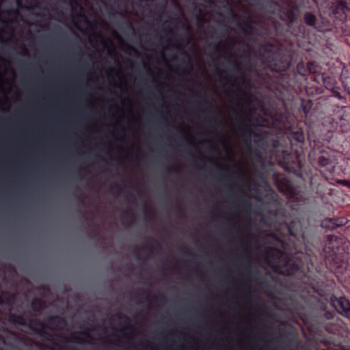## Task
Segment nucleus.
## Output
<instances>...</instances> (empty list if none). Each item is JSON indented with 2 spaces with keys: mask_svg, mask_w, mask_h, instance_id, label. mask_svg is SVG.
<instances>
[{
  "mask_svg": "<svg viewBox=\"0 0 350 350\" xmlns=\"http://www.w3.org/2000/svg\"><path fill=\"white\" fill-rule=\"evenodd\" d=\"M267 135V133L265 131H259V132H254L253 137L255 139L254 142L262 141Z\"/></svg>",
  "mask_w": 350,
  "mask_h": 350,
  "instance_id": "nucleus-23",
  "label": "nucleus"
},
{
  "mask_svg": "<svg viewBox=\"0 0 350 350\" xmlns=\"http://www.w3.org/2000/svg\"><path fill=\"white\" fill-rule=\"evenodd\" d=\"M117 316H118V317L120 319H124V320L125 321V323H129V317H128L127 316H126V315H122V314H120V313H118V314H117Z\"/></svg>",
  "mask_w": 350,
  "mask_h": 350,
  "instance_id": "nucleus-39",
  "label": "nucleus"
},
{
  "mask_svg": "<svg viewBox=\"0 0 350 350\" xmlns=\"http://www.w3.org/2000/svg\"><path fill=\"white\" fill-rule=\"evenodd\" d=\"M186 42H187V43L189 42V38H187Z\"/></svg>",
  "mask_w": 350,
  "mask_h": 350,
  "instance_id": "nucleus-62",
  "label": "nucleus"
},
{
  "mask_svg": "<svg viewBox=\"0 0 350 350\" xmlns=\"http://www.w3.org/2000/svg\"><path fill=\"white\" fill-rule=\"evenodd\" d=\"M200 103H197L196 105L198 107L200 105Z\"/></svg>",
  "mask_w": 350,
  "mask_h": 350,
  "instance_id": "nucleus-59",
  "label": "nucleus"
},
{
  "mask_svg": "<svg viewBox=\"0 0 350 350\" xmlns=\"http://www.w3.org/2000/svg\"><path fill=\"white\" fill-rule=\"evenodd\" d=\"M144 215H145L146 217L149 219H152V214L151 212H150L148 211L146 204H144Z\"/></svg>",
  "mask_w": 350,
  "mask_h": 350,
  "instance_id": "nucleus-31",
  "label": "nucleus"
},
{
  "mask_svg": "<svg viewBox=\"0 0 350 350\" xmlns=\"http://www.w3.org/2000/svg\"><path fill=\"white\" fill-rule=\"evenodd\" d=\"M36 325L41 327V329L38 331V333L40 334V335L42 336L44 334H46V333L44 331V329H45L46 327V325L44 323H43L42 322L40 321H36Z\"/></svg>",
  "mask_w": 350,
  "mask_h": 350,
  "instance_id": "nucleus-28",
  "label": "nucleus"
},
{
  "mask_svg": "<svg viewBox=\"0 0 350 350\" xmlns=\"http://www.w3.org/2000/svg\"><path fill=\"white\" fill-rule=\"evenodd\" d=\"M167 172L178 174V173H179V169L176 166L173 167H170L167 169Z\"/></svg>",
  "mask_w": 350,
  "mask_h": 350,
  "instance_id": "nucleus-37",
  "label": "nucleus"
},
{
  "mask_svg": "<svg viewBox=\"0 0 350 350\" xmlns=\"http://www.w3.org/2000/svg\"><path fill=\"white\" fill-rule=\"evenodd\" d=\"M303 110H304V111L306 113H307L306 109V107H304Z\"/></svg>",
  "mask_w": 350,
  "mask_h": 350,
  "instance_id": "nucleus-56",
  "label": "nucleus"
},
{
  "mask_svg": "<svg viewBox=\"0 0 350 350\" xmlns=\"http://www.w3.org/2000/svg\"><path fill=\"white\" fill-rule=\"evenodd\" d=\"M201 103L204 105L211 104L210 101L207 99L206 96L204 94L201 96Z\"/></svg>",
  "mask_w": 350,
  "mask_h": 350,
  "instance_id": "nucleus-36",
  "label": "nucleus"
},
{
  "mask_svg": "<svg viewBox=\"0 0 350 350\" xmlns=\"http://www.w3.org/2000/svg\"><path fill=\"white\" fill-rule=\"evenodd\" d=\"M226 178H228V180H234V178H235V176L233 173L230 174H228L227 176H226Z\"/></svg>",
  "mask_w": 350,
  "mask_h": 350,
  "instance_id": "nucleus-45",
  "label": "nucleus"
},
{
  "mask_svg": "<svg viewBox=\"0 0 350 350\" xmlns=\"http://www.w3.org/2000/svg\"><path fill=\"white\" fill-rule=\"evenodd\" d=\"M308 63L305 64L303 61H300L297 63L296 66V71L298 75L301 77H307L308 75Z\"/></svg>",
  "mask_w": 350,
  "mask_h": 350,
  "instance_id": "nucleus-17",
  "label": "nucleus"
},
{
  "mask_svg": "<svg viewBox=\"0 0 350 350\" xmlns=\"http://www.w3.org/2000/svg\"><path fill=\"white\" fill-rule=\"evenodd\" d=\"M248 224H251V220L250 219L248 221Z\"/></svg>",
  "mask_w": 350,
  "mask_h": 350,
  "instance_id": "nucleus-63",
  "label": "nucleus"
},
{
  "mask_svg": "<svg viewBox=\"0 0 350 350\" xmlns=\"http://www.w3.org/2000/svg\"><path fill=\"white\" fill-rule=\"evenodd\" d=\"M72 342H77V343H83L85 341L79 337L78 335L74 334L71 336V340Z\"/></svg>",
  "mask_w": 350,
  "mask_h": 350,
  "instance_id": "nucleus-29",
  "label": "nucleus"
},
{
  "mask_svg": "<svg viewBox=\"0 0 350 350\" xmlns=\"http://www.w3.org/2000/svg\"><path fill=\"white\" fill-rule=\"evenodd\" d=\"M291 138L297 143L304 142V134L301 129H298L291 133Z\"/></svg>",
  "mask_w": 350,
  "mask_h": 350,
  "instance_id": "nucleus-18",
  "label": "nucleus"
},
{
  "mask_svg": "<svg viewBox=\"0 0 350 350\" xmlns=\"http://www.w3.org/2000/svg\"><path fill=\"white\" fill-rule=\"evenodd\" d=\"M205 120L210 125L213 124L215 127H218L221 124V122H219L218 120L212 115L206 118Z\"/></svg>",
  "mask_w": 350,
  "mask_h": 350,
  "instance_id": "nucleus-24",
  "label": "nucleus"
},
{
  "mask_svg": "<svg viewBox=\"0 0 350 350\" xmlns=\"http://www.w3.org/2000/svg\"><path fill=\"white\" fill-rule=\"evenodd\" d=\"M318 163L320 167L325 168L326 172H328L329 173H332L334 172V165L332 161L325 156L321 155L319 157Z\"/></svg>",
  "mask_w": 350,
  "mask_h": 350,
  "instance_id": "nucleus-12",
  "label": "nucleus"
},
{
  "mask_svg": "<svg viewBox=\"0 0 350 350\" xmlns=\"http://www.w3.org/2000/svg\"><path fill=\"white\" fill-rule=\"evenodd\" d=\"M70 5L73 10H75V8H78L80 11L79 16H83L82 12L83 10V7L81 5V4L76 0H71L70 1Z\"/></svg>",
  "mask_w": 350,
  "mask_h": 350,
  "instance_id": "nucleus-25",
  "label": "nucleus"
},
{
  "mask_svg": "<svg viewBox=\"0 0 350 350\" xmlns=\"http://www.w3.org/2000/svg\"><path fill=\"white\" fill-rule=\"evenodd\" d=\"M324 318L327 319V320H330V319H332L334 317V314L332 312H330V311H325L324 312Z\"/></svg>",
  "mask_w": 350,
  "mask_h": 350,
  "instance_id": "nucleus-32",
  "label": "nucleus"
},
{
  "mask_svg": "<svg viewBox=\"0 0 350 350\" xmlns=\"http://www.w3.org/2000/svg\"><path fill=\"white\" fill-rule=\"evenodd\" d=\"M330 304L338 314L350 319V301L346 297L333 295L330 297Z\"/></svg>",
  "mask_w": 350,
  "mask_h": 350,
  "instance_id": "nucleus-4",
  "label": "nucleus"
},
{
  "mask_svg": "<svg viewBox=\"0 0 350 350\" xmlns=\"http://www.w3.org/2000/svg\"><path fill=\"white\" fill-rule=\"evenodd\" d=\"M298 3H297L296 2H293L291 8L289 10H294V12L299 14V7H306L305 5V3L307 1V0H298Z\"/></svg>",
  "mask_w": 350,
  "mask_h": 350,
  "instance_id": "nucleus-22",
  "label": "nucleus"
},
{
  "mask_svg": "<svg viewBox=\"0 0 350 350\" xmlns=\"http://www.w3.org/2000/svg\"><path fill=\"white\" fill-rule=\"evenodd\" d=\"M109 42H110V44H111V46H113V43H112V42H111V40H109Z\"/></svg>",
  "mask_w": 350,
  "mask_h": 350,
  "instance_id": "nucleus-60",
  "label": "nucleus"
},
{
  "mask_svg": "<svg viewBox=\"0 0 350 350\" xmlns=\"http://www.w3.org/2000/svg\"><path fill=\"white\" fill-rule=\"evenodd\" d=\"M152 241L157 243V245L160 247V245L159 244V243L155 240V239H152Z\"/></svg>",
  "mask_w": 350,
  "mask_h": 350,
  "instance_id": "nucleus-54",
  "label": "nucleus"
},
{
  "mask_svg": "<svg viewBox=\"0 0 350 350\" xmlns=\"http://www.w3.org/2000/svg\"><path fill=\"white\" fill-rule=\"evenodd\" d=\"M254 241H255V242H256V243L258 242V240H257V239H256V237L254 238Z\"/></svg>",
  "mask_w": 350,
  "mask_h": 350,
  "instance_id": "nucleus-57",
  "label": "nucleus"
},
{
  "mask_svg": "<svg viewBox=\"0 0 350 350\" xmlns=\"http://www.w3.org/2000/svg\"><path fill=\"white\" fill-rule=\"evenodd\" d=\"M217 167L220 171H224V172H229L230 171L229 167H224V166H222L221 165L217 164Z\"/></svg>",
  "mask_w": 350,
  "mask_h": 350,
  "instance_id": "nucleus-40",
  "label": "nucleus"
},
{
  "mask_svg": "<svg viewBox=\"0 0 350 350\" xmlns=\"http://www.w3.org/2000/svg\"><path fill=\"white\" fill-rule=\"evenodd\" d=\"M265 254L273 263H278L283 254V252L275 247H269L265 249Z\"/></svg>",
  "mask_w": 350,
  "mask_h": 350,
  "instance_id": "nucleus-10",
  "label": "nucleus"
},
{
  "mask_svg": "<svg viewBox=\"0 0 350 350\" xmlns=\"http://www.w3.org/2000/svg\"><path fill=\"white\" fill-rule=\"evenodd\" d=\"M198 12L199 13V16H198V21H200V22H202L204 21V16H202L200 14H201V10L200 9H198Z\"/></svg>",
  "mask_w": 350,
  "mask_h": 350,
  "instance_id": "nucleus-42",
  "label": "nucleus"
},
{
  "mask_svg": "<svg viewBox=\"0 0 350 350\" xmlns=\"http://www.w3.org/2000/svg\"><path fill=\"white\" fill-rule=\"evenodd\" d=\"M288 230L289 234L291 236L296 237V233H295V232L294 231V229H293V222H291L290 224V225L288 226Z\"/></svg>",
  "mask_w": 350,
  "mask_h": 350,
  "instance_id": "nucleus-34",
  "label": "nucleus"
},
{
  "mask_svg": "<svg viewBox=\"0 0 350 350\" xmlns=\"http://www.w3.org/2000/svg\"><path fill=\"white\" fill-rule=\"evenodd\" d=\"M32 310L36 312H41L45 307V303L43 300L35 298L31 303Z\"/></svg>",
  "mask_w": 350,
  "mask_h": 350,
  "instance_id": "nucleus-15",
  "label": "nucleus"
},
{
  "mask_svg": "<svg viewBox=\"0 0 350 350\" xmlns=\"http://www.w3.org/2000/svg\"><path fill=\"white\" fill-rule=\"evenodd\" d=\"M308 75L310 74L313 76V81L315 82L316 77H318L319 75H322L323 72H322V67L316 62L310 61L308 62Z\"/></svg>",
  "mask_w": 350,
  "mask_h": 350,
  "instance_id": "nucleus-11",
  "label": "nucleus"
},
{
  "mask_svg": "<svg viewBox=\"0 0 350 350\" xmlns=\"http://www.w3.org/2000/svg\"><path fill=\"white\" fill-rule=\"evenodd\" d=\"M170 22L173 25H178L180 23V21L178 18H172Z\"/></svg>",
  "mask_w": 350,
  "mask_h": 350,
  "instance_id": "nucleus-41",
  "label": "nucleus"
},
{
  "mask_svg": "<svg viewBox=\"0 0 350 350\" xmlns=\"http://www.w3.org/2000/svg\"><path fill=\"white\" fill-rule=\"evenodd\" d=\"M80 201H81V202L82 204L83 203V200H81Z\"/></svg>",
  "mask_w": 350,
  "mask_h": 350,
  "instance_id": "nucleus-64",
  "label": "nucleus"
},
{
  "mask_svg": "<svg viewBox=\"0 0 350 350\" xmlns=\"http://www.w3.org/2000/svg\"><path fill=\"white\" fill-rule=\"evenodd\" d=\"M143 293L146 294V300L147 301H150V299H149L150 293H149V291H143Z\"/></svg>",
  "mask_w": 350,
  "mask_h": 350,
  "instance_id": "nucleus-44",
  "label": "nucleus"
},
{
  "mask_svg": "<svg viewBox=\"0 0 350 350\" xmlns=\"http://www.w3.org/2000/svg\"><path fill=\"white\" fill-rule=\"evenodd\" d=\"M228 59L229 60L231 71L240 72L241 71V68L240 66V64L238 62V61L235 59L234 56L232 54H230L228 57Z\"/></svg>",
  "mask_w": 350,
  "mask_h": 350,
  "instance_id": "nucleus-19",
  "label": "nucleus"
},
{
  "mask_svg": "<svg viewBox=\"0 0 350 350\" xmlns=\"http://www.w3.org/2000/svg\"><path fill=\"white\" fill-rule=\"evenodd\" d=\"M8 14L17 17L19 14L18 11L16 9H12L8 11Z\"/></svg>",
  "mask_w": 350,
  "mask_h": 350,
  "instance_id": "nucleus-38",
  "label": "nucleus"
},
{
  "mask_svg": "<svg viewBox=\"0 0 350 350\" xmlns=\"http://www.w3.org/2000/svg\"><path fill=\"white\" fill-rule=\"evenodd\" d=\"M16 317H17L16 314L10 313L8 315V320L10 323L15 324Z\"/></svg>",
  "mask_w": 350,
  "mask_h": 350,
  "instance_id": "nucleus-30",
  "label": "nucleus"
},
{
  "mask_svg": "<svg viewBox=\"0 0 350 350\" xmlns=\"http://www.w3.org/2000/svg\"><path fill=\"white\" fill-rule=\"evenodd\" d=\"M347 223V219L345 217H337V218H326L321 222L322 228L333 230L338 227L345 226Z\"/></svg>",
  "mask_w": 350,
  "mask_h": 350,
  "instance_id": "nucleus-7",
  "label": "nucleus"
},
{
  "mask_svg": "<svg viewBox=\"0 0 350 350\" xmlns=\"http://www.w3.org/2000/svg\"><path fill=\"white\" fill-rule=\"evenodd\" d=\"M79 335L83 336L86 338H90V335L88 333L84 332H79Z\"/></svg>",
  "mask_w": 350,
  "mask_h": 350,
  "instance_id": "nucleus-46",
  "label": "nucleus"
},
{
  "mask_svg": "<svg viewBox=\"0 0 350 350\" xmlns=\"http://www.w3.org/2000/svg\"><path fill=\"white\" fill-rule=\"evenodd\" d=\"M127 25H128V26H129L130 29L133 30V26H132L131 23H128Z\"/></svg>",
  "mask_w": 350,
  "mask_h": 350,
  "instance_id": "nucleus-50",
  "label": "nucleus"
},
{
  "mask_svg": "<svg viewBox=\"0 0 350 350\" xmlns=\"http://www.w3.org/2000/svg\"><path fill=\"white\" fill-rule=\"evenodd\" d=\"M240 80L243 82L244 81V77L243 75H241V77H240Z\"/></svg>",
  "mask_w": 350,
  "mask_h": 350,
  "instance_id": "nucleus-53",
  "label": "nucleus"
},
{
  "mask_svg": "<svg viewBox=\"0 0 350 350\" xmlns=\"http://www.w3.org/2000/svg\"><path fill=\"white\" fill-rule=\"evenodd\" d=\"M299 14L294 12V10H288L287 18L288 20V26L295 23L298 18Z\"/></svg>",
  "mask_w": 350,
  "mask_h": 350,
  "instance_id": "nucleus-21",
  "label": "nucleus"
},
{
  "mask_svg": "<svg viewBox=\"0 0 350 350\" xmlns=\"http://www.w3.org/2000/svg\"><path fill=\"white\" fill-rule=\"evenodd\" d=\"M241 206L243 210L245 212L249 213L251 211V203L250 202H245L244 200H241Z\"/></svg>",
  "mask_w": 350,
  "mask_h": 350,
  "instance_id": "nucleus-26",
  "label": "nucleus"
},
{
  "mask_svg": "<svg viewBox=\"0 0 350 350\" xmlns=\"http://www.w3.org/2000/svg\"><path fill=\"white\" fill-rule=\"evenodd\" d=\"M124 215L131 219L132 222L135 220V215L129 210L124 212Z\"/></svg>",
  "mask_w": 350,
  "mask_h": 350,
  "instance_id": "nucleus-35",
  "label": "nucleus"
},
{
  "mask_svg": "<svg viewBox=\"0 0 350 350\" xmlns=\"http://www.w3.org/2000/svg\"><path fill=\"white\" fill-rule=\"evenodd\" d=\"M173 46L180 51V54L186 59V60L184 59H181V62L185 64L188 67V69L191 70L192 69V63L189 55L179 44H177L173 45Z\"/></svg>",
  "mask_w": 350,
  "mask_h": 350,
  "instance_id": "nucleus-13",
  "label": "nucleus"
},
{
  "mask_svg": "<svg viewBox=\"0 0 350 350\" xmlns=\"http://www.w3.org/2000/svg\"><path fill=\"white\" fill-rule=\"evenodd\" d=\"M304 22L307 26L313 27L318 31H323L325 30L320 25L317 16L310 12H306L304 14Z\"/></svg>",
  "mask_w": 350,
  "mask_h": 350,
  "instance_id": "nucleus-8",
  "label": "nucleus"
},
{
  "mask_svg": "<svg viewBox=\"0 0 350 350\" xmlns=\"http://www.w3.org/2000/svg\"><path fill=\"white\" fill-rule=\"evenodd\" d=\"M172 58H173V59H176V55H174V56L172 57Z\"/></svg>",
  "mask_w": 350,
  "mask_h": 350,
  "instance_id": "nucleus-58",
  "label": "nucleus"
},
{
  "mask_svg": "<svg viewBox=\"0 0 350 350\" xmlns=\"http://www.w3.org/2000/svg\"><path fill=\"white\" fill-rule=\"evenodd\" d=\"M329 7L333 17L342 21L346 18L347 12H350V0H334Z\"/></svg>",
  "mask_w": 350,
  "mask_h": 350,
  "instance_id": "nucleus-3",
  "label": "nucleus"
},
{
  "mask_svg": "<svg viewBox=\"0 0 350 350\" xmlns=\"http://www.w3.org/2000/svg\"><path fill=\"white\" fill-rule=\"evenodd\" d=\"M15 324L19 325H25V319L24 317L21 314H17Z\"/></svg>",
  "mask_w": 350,
  "mask_h": 350,
  "instance_id": "nucleus-27",
  "label": "nucleus"
},
{
  "mask_svg": "<svg viewBox=\"0 0 350 350\" xmlns=\"http://www.w3.org/2000/svg\"><path fill=\"white\" fill-rule=\"evenodd\" d=\"M230 79L232 81V86H235V82L237 79V77H234V76H230Z\"/></svg>",
  "mask_w": 350,
  "mask_h": 350,
  "instance_id": "nucleus-43",
  "label": "nucleus"
},
{
  "mask_svg": "<svg viewBox=\"0 0 350 350\" xmlns=\"http://www.w3.org/2000/svg\"><path fill=\"white\" fill-rule=\"evenodd\" d=\"M229 12L233 18L237 17V15L234 12V11L231 8L229 9Z\"/></svg>",
  "mask_w": 350,
  "mask_h": 350,
  "instance_id": "nucleus-48",
  "label": "nucleus"
},
{
  "mask_svg": "<svg viewBox=\"0 0 350 350\" xmlns=\"http://www.w3.org/2000/svg\"><path fill=\"white\" fill-rule=\"evenodd\" d=\"M169 32H170V33H173V31H172V30H170V29L169 30Z\"/></svg>",
  "mask_w": 350,
  "mask_h": 350,
  "instance_id": "nucleus-61",
  "label": "nucleus"
},
{
  "mask_svg": "<svg viewBox=\"0 0 350 350\" xmlns=\"http://www.w3.org/2000/svg\"><path fill=\"white\" fill-rule=\"evenodd\" d=\"M286 266L288 275L302 274L305 272L304 264L300 259H288L286 261Z\"/></svg>",
  "mask_w": 350,
  "mask_h": 350,
  "instance_id": "nucleus-5",
  "label": "nucleus"
},
{
  "mask_svg": "<svg viewBox=\"0 0 350 350\" xmlns=\"http://www.w3.org/2000/svg\"><path fill=\"white\" fill-rule=\"evenodd\" d=\"M3 303V297H2L1 295H0V305L2 304Z\"/></svg>",
  "mask_w": 350,
  "mask_h": 350,
  "instance_id": "nucleus-51",
  "label": "nucleus"
},
{
  "mask_svg": "<svg viewBox=\"0 0 350 350\" xmlns=\"http://www.w3.org/2000/svg\"><path fill=\"white\" fill-rule=\"evenodd\" d=\"M349 110L347 107H341L338 105H332L330 109L332 116V120L336 124H338L343 120H347V111Z\"/></svg>",
  "mask_w": 350,
  "mask_h": 350,
  "instance_id": "nucleus-6",
  "label": "nucleus"
},
{
  "mask_svg": "<svg viewBox=\"0 0 350 350\" xmlns=\"http://www.w3.org/2000/svg\"><path fill=\"white\" fill-rule=\"evenodd\" d=\"M116 189H118V191H120L121 190V187L119 186V185H116L115 187Z\"/></svg>",
  "mask_w": 350,
  "mask_h": 350,
  "instance_id": "nucleus-52",
  "label": "nucleus"
},
{
  "mask_svg": "<svg viewBox=\"0 0 350 350\" xmlns=\"http://www.w3.org/2000/svg\"><path fill=\"white\" fill-rule=\"evenodd\" d=\"M236 116V121L239 124V134L242 138L245 150L248 152H253L255 155H258V152L256 150H252V139L254 136L253 127L255 126L252 124H246L245 120L237 111H234Z\"/></svg>",
  "mask_w": 350,
  "mask_h": 350,
  "instance_id": "nucleus-2",
  "label": "nucleus"
},
{
  "mask_svg": "<svg viewBox=\"0 0 350 350\" xmlns=\"http://www.w3.org/2000/svg\"><path fill=\"white\" fill-rule=\"evenodd\" d=\"M47 321L49 324L53 325H65L66 322L65 319L58 315L51 316L47 319Z\"/></svg>",
  "mask_w": 350,
  "mask_h": 350,
  "instance_id": "nucleus-16",
  "label": "nucleus"
},
{
  "mask_svg": "<svg viewBox=\"0 0 350 350\" xmlns=\"http://www.w3.org/2000/svg\"><path fill=\"white\" fill-rule=\"evenodd\" d=\"M129 48L131 50H133V51H137L133 47H132L131 46H129Z\"/></svg>",
  "mask_w": 350,
  "mask_h": 350,
  "instance_id": "nucleus-55",
  "label": "nucleus"
},
{
  "mask_svg": "<svg viewBox=\"0 0 350 350\" xmlns=\"http://www.w3.org/2000/svg\"><path fill=\"white\" fill-rule=\"evenodd\" d=\"M185 253L187 256H193L194 254L190 252L188 250H185Z\"/></svg>",
  "mask_w": 350,
  "mask_h": 350,
  "instance_id": "nucleus-49",
  "label": "nucleus"
},
{
  "mask_svg": "<svg viewBox=\"0 0 350 350\" xmlns=\"http://www.w3.org/2000/svg\"><path fill=\"white\" fill-rule=\"evenodd\" d=\"M214 51H219L220 47L218 43H211L208 46Z\"/></svg>",
  "mask_w": 350,
  "mask_h": 350,
  "instance_id": "nucleus-33",
  "label": "nucleus"
},
{
  "mask_svg": "<svg viewBox=\"0 0 350 350\" xmlns=\"http://www.w3.org/2000/svg\"><path fill=\"white\" fill-rule=\"evenodd\" d=\"M245 253V270L247 277L252 278V271H251V263H250V256L249 255V251L247 250H244Z\"/></svg>",
  "mask_w": 350,
  "mask_h": 350,
  "instance_id": "nucleus-20",
  "label": "nucleus"
},
{
  "mask_svg": "<svg viewBox=\"0 0 350 350\" xmlns=\"http://www.w3.org/2000/svg\"><path fill=\"white\" fill-rule=\"evenodd\" d=\"M182 25H183V27L185 28V30H187V31H190V27L188 25L183 23Z\"/></svg>",
  "mask_w": 350,
  "mask_h": 350,
  "instance_id": "nucleus-47",
  "label": "nucleus"
},
{
  "mask_svg": "<svg viewBox=\"0 0 350 350\" xmlns=\"http://www.w3.org/2000/svg\"><path fill=\"white\" fill-rule=\"evenodd\" d=\"M315 83L319 85H323L327 90H332L335 85L334 79L327 75L325 72L316 77Z\"/></svg>",
  "mask_w": 350,
  "mask_h": 350,
  "instance_id": "nucleus-9",
  "label": "nucleus"
},
{
  "mask_svg": "<svg viewBox=\"0 0 350 350\" xmlns=\"http://www.w3.org/2000/svg\"><path fill=\"white\" fill-rule=\"evenodd\" d=\"M321 256L331 271L342 273L347 267L348 253L343 239L336 235H327Z\"/></svg>",
  "mask_w": 350,
  "mask_h": 350,
  "instance_id": "nucleus-1",
  "label": "nucleus"
},
{
  "mask_svg": "<svg viewBox=\"0 0 350 350\" xmlns=\"http://www.w3.org/2000/svg\"><path fill=\"white\" fill-rule=\"evenodd\" d=\"M254 21L251 18H248L247 21L243 23L245 27L244 33L248 35H255L258 33V29L252 25Z\"/></svg>",
  "mask_w": 350,
  "mask_h": 350,
  "instance_id": "nucleus-14",
  "label": "nucleus"
}]
</instances>
